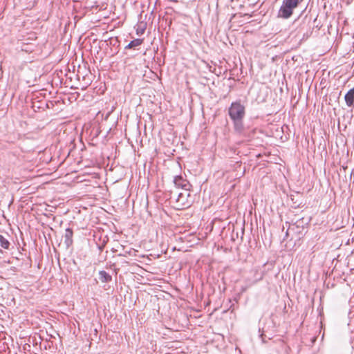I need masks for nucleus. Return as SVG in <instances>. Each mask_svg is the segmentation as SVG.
Here are the masks:
<instances>
[{"label": "nucleus", "mask_w": 354, "mask_h": 354, "mask_svg": "<svg viewBox=\"0 0 354 354\" xmlns=\"http://www.w3.org/2000/svg\"><path fill=\"white\" fill-rule=\"evenodd\" d=\"M345 100L346 104L350 106L354 102V88L349 90L345 95Z\"/></svg>", "instance_id": "obj_6"}, {"label": "nucleus", "mask_w": 354, "mask_h": 354, "mask_svg": "<svg viewBox=\"0 0 354 354\" xmlns=\"http://www.w3.org/2000/svg\"><path fill=\"white\" fill-rule=\"evenodd\" d=\"M0 245L4 249H8L10 246L9 241L0 234Z\"/></svg>", "instance_id": "obj_10"}, {"label": "nucleus", "mask_w": 354, "mask_h": 354, "mask_svg": "<svg viewBox=\"0 0 354 354\" xmlns=\"http://www.w3.org/2000/svg\"><path fill=\"white\" fill-rule=\"evenodd\" d=\"M176 207L179 209L189 207L191 205L189 189H184L180 192L175 193Z\"/></svg>", "instance_id": "obj_2"}, {"label": "nucleus", "mask_w": 354, "mask_h": 354, "mask_svg": "<svg viewBox=\"0 0 354 354\" xmlns=\"http://www.w3.org/2000/svg\"><path fill=\"white\" fill-rule=\"evenodd\" d=\"M140 32L141 34H142L144 32V29L140 30Z\"/></svg>", "instance_id": "obj_12"}, {"label": "nucleus", "mask_w": 354, "mask_h": 354, "mask_svg": "<svg viewBox=\"0 0 354 354\" xmlns=\"http://www.w3.org/2000/svg\"><path fill=\"white\" fill-rule=\"evenodd\" d=\"M351 241L353 242L354 241V238H352L351 239Z\"/></svg>", "instance_id": "obj_13"}, {"label": "nucleus", "mask_w": 354, "mask_h": 354, "mask_svg": "<svg viewBox=\"0 0 354 354\" xmlns=\"http://www.w3.org/2000/svg\"><path fill=\"white\" fill-rule=\"evenodd\" d=\"M243 120H232L234 122V129L239 133H241L243 129Z\"/></svg>", "instance_id": "obj_7"}, {"label": "nucleus", "mask_w": 354, "mask_h": 354, "mask_svg": "<svg viewBox=\"0 0 354 354\" xmlns=\"http://www.w3.org/2000/svg\"><path fill=\"white\" fill-rule=\"evenodd\" d=\"M100 279L102 282H109L111 281V276L105 271H100L99 272Z\"/></svg>", "instance_id": "obj_8"}, {"label": "nucleus", "mask_w": 354, "mask_h": 354, "mask_svg": "<svg viewBox=\"0 0 354 354\" xmlns=\"http://www.w3.org/2000/svg\"><path fill=\"white\" fill-rule=\"evenodd\" d=\"M73 232L71 228H67L65 230L64 238V243L66 244V245L67 247L71 246L73 243Z\"/></svg>", "instance_id": "obj_5"}, {"label": "nucleus", "mask_w": 354, "mask_h": 354, "mask_svg": "<svg viewBox=\"0 0 354 354\" xmlns=\"http://www.w3.org/2000/svg\"><path fill=\"white\" fill-rule=\"evenodd\" d=\"M304 0H283L282 5L279 8L278 16L283 19H288L293 14V10Z\"/></svg>", "instance_id": "obj_1"}, {"label": "nucleus", "mask_w": 354, "mask_h": 354, "mask_svg": "<svg viewBox=\"0 0 354 354\" xmlns=\"http://www.w3.org/2000/svg\"><path fill=\"white\" fill-rule=\"evenodd\" d=\"M140 32L141 34H142L144 32V29L140 30Z\"/></svg>", "instance_id": "obj_11"}, {"label": "nucleus", "mask_w": 354, "mask_h": 354, "mask_svg": "<svg viewBox=\"0 0 354 354\" xmlns=\"http://www.w3.org/2000/svg\"><path fill=\"white\" fill-rule=\"evenodd\" d=\"M142 39H136L131 41L127 46L126 48H133L137 46H139L142 44Z\"/></svg>", "instance_id": "obj_9"}, {"label": "nucleus", "mask_w": 354, "mask_h": 354, "mask_svg": "<svg viewBox=\"0 0 354 354\" xmlns=\"http://www.w3.org/2000/svg\"><path fill=\"white\" fill-rule=\"evenodd\" d=\"M231 120L243 119L245 115V106L240 101L234 102L228 110Z\"/></svg>", "instance_id": "obj_3"}, {"label": "nucleus", "mask_w": 354, "mask_h": 354, "mask_svg": "<svg viewBox=\"0 0 354 354\" xmlns=\"http://www.w3.org/2000/svg\"><path fill=\"white\" fill-rule=\"evenodd\" d=\"M174 183L177 188H181L184 189H189L190 184L181 176H176L174 177Z\"/></svg>", "instance_id": "obj_4"}]
</instances>
